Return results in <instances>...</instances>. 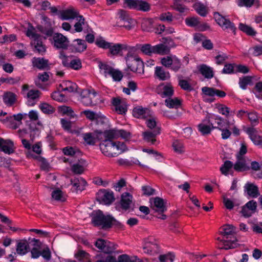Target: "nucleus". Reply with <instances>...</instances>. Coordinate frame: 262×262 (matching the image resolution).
I'll return each mask as SVG.
<instances>
[{
    "mask_svg": "<svg viewBox=\"0 0 262 262\" xmlns=\"http://www.w3.org/2000/svg\"><path fill=\"white\" fill-rule=\"evenodd\" d=\"M104 136L105 139L100 144V148L105 156L117 157L127 150V147L124 143L114 141V138L106 136L105 131L104 133Z\"/></svg>",
    "mask_w": 262,
    "mask_h": 262,
    "instance_id": "obj_1",
    "label": "nucleus"
},
{
    "mask_svg": "<svg viewBox=\"0 0 262 262\" xmlns=\"http://www.w3.org/2000/svg\"><path fill=\"white\" fill-rule=\"evenodd\" d=\"M92 223L95 226L102 228H108L112 225L120 227L121 224L110 215H105L102 211L99 210L92 214Z\"/></svg>",
    "mask_w": 262,
    "mask_h": 262,
    "instance_id": "obj_2",
    "label": "nucleus"
},
{
    "mask_svg": "<svg viewBox=\"0 0 262 262\" xmlns=\"http://www.w3.org/2000/svg\"><path fill=\"white\" fill-rule=\"evenodd\" d=\"M26 35L32 39L31 44L34 48V51L41 55L44 54L46 51V48L42 43L43 37L40 35L36 33L32 29H28Z\"/></svg>",
    "mask_w": 262,
    "mask_h": 262,
    "instance_id": "obj_3",
    "label": "nucleus"
},
{
    "mask_svg": "<svg viewBox=\"0 0 262 262\" xmlns=\"http://www.w3.org/2000/svg\"><path fill=\"white\" fill-rule=\"evenodd\" d=\"M126 61L128 68L132 72L140 74L144 73V63L139 57L128 54Z\"/></svg>",
    "mask_w": 262,
    "mask_h": 262,
    "instance_id": "obj_4",
    "label": "nucleus"
},
{
    "mask_svg": "<svg viewBox=\"0 0 262 262\" xmlns=\"http://www.w3.org/2000/svg\"><path fill=\"white\" fill-rule=\"evenodd\" d=\"M123 7L129 9L136 10L142 11H148L150 6L149 3L142 0H123Z\"/></svg>",
    "mask_w": 262,
    "mask_h": 262,
    "instance_id": "obj_5",
    "label": "nucleus"
},
{
    "mask_svg": "<svg viewBox=\"0 0 262 262\" xmlns=\"http://www.w3.org/2000/svg\"><path fill=\"white\" fill-rule=\"evenodd\" d=\"M214 18L216 23L222 27L224 30L231 31L234 34L236 29L234 24L221 15L219 13L216 12L214 14Z\"/></svg>",
    "mask_w": 262,
    "mask_h": 262,
    "instance_id": "obj_6",
    "label": "nucleus"
},
{
    "mask_svg": "<svg viewBox=\"0 0 262 262\" xmlns=\"http://www.w3.org/2000/svg\"><path fill=\"white\" fill-rule=\"evenodd\" d=\"M27 116V114H17L7 116L3 122L9 128L15 129L21 124L22 119Z\"/></svg>",
    "mask_w": 262,
    "mask_h": 262,
    "instance_id": "obj_7",
    "label": "nucleus"
},
{
    "mask_svg": "<svg viewBox=\"0 0 262 262\" xmlns=\"http://www.w3.org/2000/svg\"><path fill=\"white\" fill-rule=\"evenodd\" d=\"M244 130L255 145L262 147V134L260 130L253 127H245Z\"/></svg>",
    "mask_w": 262,
    "mask_h": 262,
    "instance_id": "obj_8",
    "label": "nucleus"
},
{
    "mask_svg": "<svg viewBox=\"0 0 262 262\" xmlns=\"http://www.w3.org/2000/svg\"><path fill=\"white\" fill-rule=\"evenodd\" d=\"M160 134V128H156L153 130H146L142 133L143 140L149 145H156L159 142L157 140V137Z\"/></svg>",
    "mask_w": 262,
    "mask_h": 262,
    "instance_id": "obj_9",
    "label": "nucleus"
},
{
    "mask_svg": "<svg viewBox=\"0 0 262 262\" xmlns=\"http://www.w3.org/2000/svg\"><path fill=\"white\" fill-rule=\"evenodd\" d=\"M144 252L145 253L152 254L157 253L159 251V246L156 240L152 236H149L144 239L143 245Z\"/></svg>",
    "mask_w": 262,
    "mask_h": 262,
    "instance_id": "obj_10",
    "label": "nucleus"
},
{
    "mask_svg": "<svg viewBox=\"0 0 262 262\" xmlns=\"http://www.w3.org/2000/svg\"><path fill=\"white\" fill-rule=\"evenodd\" d=\"M105 134L106 137L115 139L121 137L122 139L128 140L131 137V134L129 132L115 128L105 131Z\"/></svg>",
    "mask_w": 262,
    "mask_h": 262,
    "instance_id": "obj_11",
    "label": "nucleus"
},
{
    "mask_svg": "<svg viewBox=\"0 0 262 262\" xmlns=\"http://www.w3.org/2000/svg\"><path fill=\"white\" fill-rule=\"evenodd\" d=\"M96 93L89 90H83L81 93L80 101L85 106H92L95 104L93 99L96 96Z\"/></svg>",
    "mask_w": 262,
    "mask_h": 262,
    "instance_id": "obj_12",
    "label": "nucleus"
},
{
    "mask_svg": "<svg viewBox=\"0 0 262 262\" xmlns=\"http://www.w3.org/2000/svg\"><path fill=\"white\" fill-rule=\"evenodd\" d=\"M79 15L78 11L72 7L60 10L59 13V18L61 20L74 19Z\"/></svg>",
    "mask_w": 262,
    "mask_h": 262,
    "instance_id": "obj_13",
    "label": "nucleus"
},
{
    "mask_svg": "<svg viewBox=\"0 0 262 262\" xmlns=\"http://www.w3.org/2000/svg\"><path fill=\"white\" fill-rule=\"evenodd\" d=\"M62 63L64 67L74 70H79L82 68V63L79 58L71 59L64 56L62 59Z\"/></svg>",
    "mask_w": 262,
    "mask_h": 262,
    "instance_id": "obj_14",
    "label": "nucleus"
},
{
    "mask_svg": "<svg viewBox=\"0 0 262 262\" xmlns=\"http://www.w3.org/2000/svg\"><path fill=\"white\" fill-rule=\"evenodd\" d=\"M53 39L54 46L57 49H65L68 47V39L61 33H55L53 35Z\"/></svg>",
    "mask_w": 262,
    "mask_h": 262,
    "instance_id": "obj_15",
    "label": "nucleus"
},
{
    "mask_svg": "<svg viewBox=\"0 0 262 262\" xmlns=\"http://www.w3.org/2000/svg\"><path fill=\"white\" fill-rule=\"evenodd\" d=\"M151 208L157 212L163 213L166 210L165 202L163 199L159 197L150 199Z\"/></svg>",
    "mask_w": 262,
    "mask_h": 262,
    "instance_id": "obj_16",
    "label": "nucleus"
},
{
    "mask_svg": "<svg viewBox=\"0 0 262 262\" xmlns=\"http://www.w3.org/2000/svg\"><path fill=\"white\" fill-rule=\"evenodd\" d=\"M98 200L105 205H110L114 200V193L110 190H102L98 193Z\"/></svg>",
    "mask_w": 262,
    "mask_h": 262,
    "instance_id": "obj_17",
    "label": "nucleus"
},
{
    "mask_svg": "<svg viewBox=\"0 0 262 262\" xmlns=\"http://www.w3.org/2000/svg\"><path fill=\"white\" fill-rule=\"evenodd\" d=\"M257 208V203L254 200L248 202L243 207L241 213L245 217H250L254 213Z\"/></svg>",
    "mask_w": 262,
    "mask_h": 262,
    "instance_id": "obj_18",
    "label": "nucleus"
},
{
    "mask_svg": "<svg viewBox=\"0 0 262 262\" xmlns=\"http://www.w3.org/2000/svg\"><path fill=\"white\" fill-rule=\"evenodd\" d=\"M86 48L85 41L81 39H75L70 46V50L73 53L82 52Z\"/></svg>",
    "mask_w": 262,
    "mask_h": 262,
    "instance_id": "obj_19",
    "label": "nucleus"
},
{
    "mask_svg": "<svg viewBox=\"0 0 262 262\" xmlns=\"http://www.w3.org/2000/svg\"><path fill=\"white\" fill-rule=\"evenodd\" d=\"M244 191L252 198H256L259 195L258 187L253 183L247 182L244 187Z\"/></svg>",
    "mask_w": 262,
    "mask_h": 262,
    "instance_id": "obj_20",
    "label": "nucleus"
},
{
    "mask_svg": "<svg viewBox=\"0 0 262 262\" xmlns=\"http://www.w3.org/2000/svg\"><path fill=\"white\" fill-rule=\"evenodd\" d=\"M197 69L205 78L210 79L214 77L213 69L206 64H201L198 66Z\"/></svg>",
    "mask_w": 262,
    "mask_h": 262,
    "instance_id": "obj_21",
    "label": "nucleus"
},
{
    "mask_svg": "<svg viewBox=\"0 0 262 262\" xmlns=\"http://www.w3.org/2000/svg\"><path fill=\"white\" fill-rule=\"evenodd\" d=\"M186 24L191 27H198L201 31H205L209 28L206 24L200 25L199 18L195 17H187L185 20Z\"/></svg>",
    "mask_w": 262,
    "mask_h": 262,
    "instance_id": "obj_22",
    "label": "nucleus"
},
{
    "mask_svg": "<svg viewBox=\"0 0 262 262\" xmlns=\"http://www.w3.org/2000/svg\"><path fill=\"white\" fill-rule=\"evenodd\" d=\"M71 183L72 185V189L77 192H81L83 190L87 184L85 180L81 177L71 179Z\"/></svg>",
    "mask_w": 262,
    "mask_h": 262,
    "instance_id": "obj_23",
    "label": "nucleus"
},
{
    "mask_svg": "<svg viewBox=\"0 0 262 262\" xmlns=\"http://www.w3.org/2000/svg\"><path fill=\"white\" fill-rule=\"evenodd\" d=\"M14 144L10 140H4L0 138V150L6 154H11L13 152Z\"/></svg>",
    "mask_w": 262,
    "mask_h": 262,
    "instance_id": "obj_24",
    "label": "nucleus"
},
{
    "mask_svg": "<svg viewBox=\"0 0 262 262\" xmlns=\"http://www.w3.org/2000/svg\"><path fill=\"white\" fill-rule=\"evenodd\" d=\"M32 65L39 70H44L49 67V61L44 58L34 57L32 60Z\"/></svg>",
    "mask_w": 262,
    "mask_h": 262,
    "instance_id": "obj_25",
    "label": "nucleus"
},
{
    "mask_svg": "<svg viewBox=\"0 0 262 262\" xmlns=\"http://www.w3.org/2000/svg\"><path fill=\"white\" fill-rule=\"evenodd\" d=\"M155 76L162 81L168 80L170 77L169 72L166 71L163 67L158 66L155 68Z\"/></svg>",
    "mask_w": 262,
    "mask_h": 262,
    "instance_id": "obj_26",
    "label": "nucleus"
},
{
    "mask_svg": "<svg viewBox=\"0 0 262 262\" xmlns=\"http://www.w3.org/2000/svg\"><path fill=\"white\" fill-rule=\"evenodd\" d=\"M112 104L115 107L116 111L119 114H124L127 111L126 104L122 102L119 98H114L112 99Z\"/></svg>",
    "mask_w": 262,
    "mask_h": 262,
    "instance_id": "obj_27",
    "label": "nucleus"
},
{
    "mask_svg": "<svg viewBox=\"0 0 262 262\" xmlns=\"http://www.w3.org/2000/svg\"><path fill=\"white\" fill-rule=\"evenodd\" d=\"M132 198V195L128 192H125L122 194L120 205L123 209L126 210L129 208Z\"/></svg>",
    "mask_w": 262,
    "mask_h": 262,
    "instance_id": "obj_28",
    "label": "nucleus"
},
{
    "mask_svg": "<svg viewBox=\"0 0 262 262\" xmlns=\"http://www.w3.org/2000/svg\"><path fill=\"white\" fill-rule=\"evenodd\" d=\"M236 162L233 165L234 169L236 171H244L250 169L246 163V160L244 158L236 157Z\"/></svg>",
    "mask_w": 262,
    "mask_h": 262,
    "instance_id": "obj_29",
    "label": "nucleus"
},
{
    "mask_svg": "<svg viewBox=\"0 0 262 262\" xmlns=\"http://www.w3.org/2000/svg\"><path fill=\"white\" fill-rule=\"evenodd\" d=\"M58 113L62 116L67 115L70 118H77V115L75 114L71 107L66 105L59 106L58 107Z\"/></svg>",
    "mask_w": 262,
    "mask_h": 262,
    "instance_id": "obj_30",
    "label": "nucleus"
},
{
    "mask_svg": "<svg viewBox=\"0 0 262 262\" xmlns=\"http://www.w3.org/2000/svg\"><path fill=\"white\" fill-rule=\"evenodd\" d=\"M198 130L203 135L209 134L211 130L214 129V126L211 125L207 122H205L203 119L202 123L198 126Z\"/></svg>",
    "mask_w": 262,
    "mask_h": 262,
    "instance_id": "obj_31",
    "label": "nucleus"
},
{
    "mask_svg": "<svg viewBox=\"0 0 262 262\" xmlns=\"http://www.w3.org/2000/svg\"><path fill=\"white\" fill-rule=\"evenodd\" d=\"M28 249L29 245L27 241L21 240L17 243L16 252L18 254L24 255L28 252Z\"/></svg>",
    "mask_w": 262,
    "mask_h": 262,
    "instance_id": "obj_32",
    "label": "nucleus"
},
{
    "mask_svg": "<svg viewBox=\"0 0 262 262\" xmlns=\"http://www.w3.org/2000/svg\"><path fill=\"white\" fill-rule=\"evenodd\" d=\"M148 112L149 111L147 108H143L142 107L138 106L133 109V114L136 118L144 119L147 116Z\"/></svg>",
    "mask_w": 262,
    "mask_h": 262,
    "instance_id": "obj_33",
    "label": "nucleus"
},
{
    "mask_svg": "<svg viewBox=\"0 0 262 262\" xmlns=\"http://www.w3.org/2000/svg\"><path fill=\"white\" fill-rule=\"evenodd\" d=\"M169 52V48L163 43H160L153 46V54L165 55L167 54Z\"/></svg>",
    "mask_w": 262,
    "mask_h": 262,
    "instance_id": "obj_34",
    "label": "nucleus"
},
{
    "mask_svg": "<svg viewBox=\"0 0 262 262\" xmlns=\"http://www.w3.org/2000/svg\"><path fill=\"white\" fill-rule=\"evenodd\" d=\"M165 103L167 107L170 108H178L181 105V101L178 98H168L165 99Z\"/></svg>",
    "mask_w": 262,
    "mask_h": 262,
    "instance_id": "obj_35",
    "label": "nucleus"
},
{
    "mask_svg": "<svg viewBox=\"0 0 262 262\" xmlns=\"http://www.w3.org/2000/svg\"><path fill=\"white\" fill-rule=\"evenodd\" d=\"M215 107L218 113L225 116L226 117H228L232 115V112L230 110V108L224 104L216 103L215 105Z\"/></svg>",
    "mask_w": 262,
    "mask_h": 262,
    "instance_id": "obj_36",
    "label": "nucleus"
},
{
    "mask_svg": "<svg viewBox=\"0 0 262 262\" xmlns=\"http://www.w3.org/2000/svg\"><path fill=\"white\" fill-rule=\"evenodd\" d=\"M98 67L100 69V72L103 74L105 77L110 76L114 69L106 63L102 62L99 63Z\"/></svg>",
    "mask_w": 262,
    "mask_h": 262,
    "instance_id": "obj_37",
    "label": "nucleus"
},
{
    "mask_svg": "<svg viewBox=\"0 0 262 262\" xmlns=\"http://www.w3.org/2000/svg\"><path fill=\"white\" fill-rule=\"evenodd\" d=\"M174 93L173 88L170 83H167L164 85L162 89L161 96L163 98L171 97Z\"/></svg>",
    "mask_w": 262,
    "mask_h": 262,
    "instance_id": "obj_38",
    "label": "nucleus"
},
{
    "mask_svg": "<svg viewBox=\"0 0 262 262\" xmlns=\"http://www.w3.org/2000/svg\"><path fill=\"white\" fill-rule=\"evenodd\" d=\"M62 91H68L69 92H73L76 91L77 85L75 83L70 81H66L63 82L60 84Z\"/></svg>",
    "mask_w": 262,
    "mask_h": 262,
    "instance_id": "obj_39",
    "label": "nucleus"
},
{
    "mask_svg": "<svg viewBox=\"0 0 262 262\" xmlns=\"http://www.w3.org/2000/svg\"><path fill=\"white\" fill-rule=\"evenodd\" d=\"M217 240L222 243V245L220 247L221 249L227 250L229 249L234 248L236 247V243H235V242L237 241L236 239L233 241H227L225 239H221L220 237H218Z\"/></svg>",
    "mask_w": 262,
    "mask_h": 262,
    "instance_id": "obj_40",
    "label": "nucleus"
},
{
    "mask_svg": "<svg viewBox=\"0 0 262 262\" xmlns=\"http://www.w3.org/2000/svg\"><path fill=\"white\" fill-rule=\"evenodd\" d=\"M193 8L201 16L204 17L207 15V8L203 4L200 2L195 3L193 5Z\"/></svg>",
    "mask_w": 262,
    "mask_h": 262,
    "instance_id": "obj_41",
    "label": "nucleus"
},
{
    "mask_svg": "<svg viewBox=\"0 0 262 262\" xmlns=\"http://www.w3.org/2000/svg\"><path fill=\"white\" fill-rule=\"evenodd\" d=\"M39 107L42 113L48 115L52 114L55 111L54 107L46 102L41 103L39 105Z\"/></svg>",
    "mask_w": 262,
    "mask_h": 262,
    "instance_id": "obj_42",
    "label": "nucleus"
},
{
    "mask_svg": "<svg viewBox=\"0 0 262 262\" xmlns=\"http://www.w3.org/2000/svg\"><path fill=\"white\" fill-rule=\"evenodd\" d=\"M172 7L173 9L180 13H184L188 10V8L184 5L182 0H174Z\"/></svg>",
    "mask_w": 262,
    "mask_h": 262,
    "instance_id": "obj_43",
    "label": "nucleus"
},
{
    "mask_svg": "<svg viewBox=\"0 0 262 262\" xmlns=\"http://www.w3.org/2000/svg\"><path fill=\"white\" fill-rule=\"evenodd\" d=\"M84 142L89 145H93L95 144L96 139L95 135L92 133H87L82 135Z\"/></svg>",
    "mask_w": 262,
    "mask_h": 262,
    "instance_id": "obj_44",
    "label": "nucleus"
},
{
    "mask_svg": "<svg viewBox=\"0 0 262 262\" xmlns=\"http://www.w3.org/2000/svg\"><path fill=\"white\" fill-rule=\"evenodd\" d=\"M4 102L7 105H12L16 100V95L12 92H7L4 96Z\"/></svg>",
    "mask_w": 262,
    "mask_h": 262,
    "instance_id": "obj_45",
    "label": "nucleus"
},
{
    "mask_svg": "<svg viewBox=\"0 0 262 262\" xmlns=\"http://www.w3.org/2000/svg\"><path fill=\"white\" fill-rule=\"evenodd\" d=\"M118 16L119 20L117 22V25L122 24L129 19H132L128 13L125 10L120 9L118 11Z\"/></svg>",
    "mask_w": 262,
    "mask_h": 262,
    "instance_id": "obj_46",
    "label": "nucleus"
},
{
    "mask_svg": "<svg viewBox=\"0 0 262 262\" xmlns=\"http://www.w3.org/2000/svg\"><path fill=\"white\" fill-rule=\"evenodd\" d=\"M75 256L80 261L86 262L90 260V254L83 250H79Z\"/></svg>",
    "mask_w": 262,
    "mask_h": 262,
    "instance_id": "obj_47",
    "label": "nucleus"
},
{
    "mask_svg": "<svg viewBox=\"0 0 262 262\" xmlns=\"http://www.w3.org/2000/svg\"><path fill=\"white\" fill-rule=\"evenodd\" d=\"M95 44L99 47L103 49H108L111 45V42L105 40L102 37L96 38Z\"/></svg>",
    "mask_w": 262,
    "mask_h": 262,
    "instance_id": "obj_48",
    "label": "nucleus"
},
{
    "mask_svg": "<svg viewBox=\"0 0 262 262\" xmlns=\"http://www.w3.org/2000/svg\"><path fill=\"white\" fill-rule=\"evenodd\" d=\"M62 151L65 155L70 156L78 155L80 153V151L78 148L71 146H67L63 148Z\"/></svg>",
    "mask_w": 262,
    "mask_h": 262,
    "instance_id": "obj_49",
    "label": "nucleus"
},
{
    "mask_svg": "<svg viewBox=\"0 0 262 262\" xmlns=\"http://www.w3.org/2000/svg\"><path fill=\"white\" fill-rule=\"evenodd\" d=\"M229 121L225 120L222 117L218 116L215 123L217 126H214V129L217 128L219 130L223 129L224 128H227L228 125Z\"/></svg>",
    "mask_w": 262,
    "mask_h": 262,
    "instance_id": "obj_50",
    "label": "nucleus"
},
{
    "mask_svg": "<svg viewBox=\"0 0 262 262\" xmlns=\"http://www.w3.org/2000/svg\"><path fill=\"white\" fill-rule=\"evenodd\" d=\"M40 92L37 90H30L27 93V98L28 101L31 102V101H35L38 99L40 95Z\"/></svg>",
    "mask_w": 262,
    "mask_h": 262,
    "instance_id": "obj_51",
    "label": "nucleus"
},
{
    "mask_svg": "<svg viewBox=\"0 0 262 262\" xmlns=\"http://www.w3.org/2000/svg\"><path fill=\"white\" fill-rule=\"evenodd\" d=\"M233 166L232 162L230 161H226L224 164L221 167L220 170L222 174L227 176L228 174L229 171Z\"/></svg>",
    "mask_w": 262,
    "mask_h": 262,
    "instance_id": "obj_52",
    "label": "nucleus"
},
{
    "mask_svg": "<svg viewBox=\"0 0 262 262\" xmlns=\"http://www.w3.org/2000/svg\"><path fill=\"white\" fill-rule=\"evenodd\" d=\"M122 49V45L120 43L114 44L113 43H111L110 48H108L110 52L112 55H117Z\"/></svg>",
    "mask_w": 262,
    "mask_h": 262,
    "instance_id": "obj_53",
    "label": "nucleus"
},
{
    "mask_svg": "<svg viewBox=\"0 0 262 262\" xmlns=\"http://www.w3.org/2000/svg\"><path fill=\"white\" fill-rule=\"evenodd\" d=\"M77 22L74 25L75 30L77 32H80L83 30L82 26L84 24V18L82 15H79L76 18Z\"/></svg>",
    "mask_w": 262,
    "mask_h": 262,
    "instance_id": "obj_54",
    "label": "nucleus"
},
{
    "mask_svg": "<svg viewBox=\"0 0 262 262\" xmlns=\"http://www.w3.org/2000/svg\"><path fill=\"white\" fill-rule=\"evenodd\" d=\"M252 81V77L250 76H244L240 78L239 80V85L241 89L246 90L248 84H250Z\"/></svg>",
    "mask_w": 262,
    "mask_h": 262,
    "instance_id": "obj_55",
    "label": "nucleus"
},
{
    "mask_svg": "<svg viewBox=\"0 0 262 262\" xmlns=\"http://www.w3.org/2000/svg\"><path fill=\"white\" fill-rule=\"evenodd\" d=\"M52 197L55 200L60 201L61 202H63L66 200L63 192L59 189H56L53 191L52 192Z\"/></svg>",
    "mask_w": 262,
    "mask_h": 262,
    "instance_id": "obj_56",
    "label": "nucleus"
},
{
    "mask_svg": "<svg viewBox=\"0 0 262 262\" xmlns=\"http://www.w3.org/2000/svg\"><path fill=\"white\" fill-rule=\"evenodd\" d=\"M218 115L212 114L207 113L206 115L205 118L204 119L205 122H207L211 125L213 126V125L215 122L216 120L217 119Z\"/></svg>",
    "mask_w": 262,
    "mask_h": 262,
    "instance_id": "obj_57",
    "label": "nucleus"
},
{
    "mask_svg": "<svg viewBox=\"0 0 262 262\" xmlns=\"http://www.w3.org/2000/svg\"><path fill=\"white\" fill-rule=\"evenodd\" d=\"M117 245L114 243L107 241L105 247L103 248V252L105 253H111L114 252L116 249Z\"/></svg>",
    "mask_w": 262,
    "mask_h": 262,
    "instance_id": "obj_58",
    "label": "nucleus"
},
{
    "mask_svg": "<svg viewBox=\"0 0 262 262\" xmlns=\"http://www.w3.org/2000/svg\"><path fill=\"white\" fill-rule=\"evenodd\" d=\"M181 66L182 63L180 60L175 56L171 63V66L169 69L174 72H178L181 69Z\"/></svg>",
    "mask_w": 262,
    "mask_h": 262,
    "instance_id": "obj_59",
    "label": "nucleus"
},
{
    "mask_svg": "<svg viewBox=\"0 0 262 262\" xmlns=\"http://www.w3.org/2000/svg\"><path fill=\"white\" fill-rule=\"evenodd\" d=\"M174 55L172 56H167L161 58V64L165 67L169 68L171 66V63L173 61V59L174 57Z\"/></svg>",
    "mask_w": 262,
    "mask_h": 262,
    "instance_id": "obj_60",
    "label": "nucleus"
},
{
    "mask_svg": "<svg viewBox=\"0 0 262 262\" xmlns=\"http://www.w3.org/2000/svg\"><path fill=\"white\" fill-rule=\"evenodd\" d=\"M239 29L249 35H255L256 34L255 32L251 27L242 23L239 25Z\"/></svg>",
    "mask_w": 262,
    "mask_h": 262,
    "instance_id": "obj_61",
    "label": "nucleus"
},
{
    "mask_svg": "<svg viewBox=\"0 0 262 262\" xmlns=\"http://www.w3.org/2000/svg\"><path fill=\"white\" fill-rule=\"evenodd\" d=\"M172 147L174 151L181 154L184 151L183 143L179 140H175L172 143Z\"/></svg>",
    "mask_w": 262,
    "mask_h": 262,
    "instance_id": "obj_62",
    "label": "nucleus"
},
{
    "mask_svg": "<svg viewBox=\"0 0 262 262\" xmlns=\"http://www.w3.org/2000/svg\"><path fill=\"white\" fill-rule=\"evenodd\" d=\"M110 76L112 77L114 81H120L123 78V74L119 70L114 69Z\"/></svg>",
    "mask_w": 262,
    "mask_h": 262,
    "instance_id": "obj_63",
    "label": "nucleus"
},
{
    "mask_svg": "<svg viewBox=\"0 0 262 262\" xmlns=\"http://www.w3.org/2000/svg\"><path fill=\"white\" fill-rule=\"evenodd\" d=\"M174 258V255L171 253L160 255L159 256V259L160 262H167L168 260L170 262H173Z\"/></svg>",
    "mask_w": 262,
    "mask_h": 262,
    "instance_id": "obj_64",
    "label": "nucleus"
}]
</instances>
